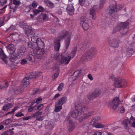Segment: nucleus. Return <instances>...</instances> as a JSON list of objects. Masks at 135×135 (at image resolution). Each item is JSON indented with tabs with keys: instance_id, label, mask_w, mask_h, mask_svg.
<instances>
[{
	"instance_id": "61",
	"label": "nucleus",
	"mask_w": 135,
	"mask_h": 135,
	"mask_svg": "<svg viewBox=\"0 0 135 135\" xmlns=\"http://www.w3.org/2000/svg\"><path fill=\"white\" fill-rule=\"evenodd\" d=\"M38 9H39V10H40L41 12H44V11L45 10V9L42 7L41 6H40L38 7Z\"/></svg>"
},
{
	"instance_id": "43",
	"label": "nucleus",
	"mask_w": 135,
	"mask_h": 135,
	"mask_svg": "<svg viewBox=\"0 0 135 135\" xmlns=\"http://www.w3.org/2000/svg\"><path fill=\"white\" fill-rule=\"evenodd\" d=\"M105 2V0H100V3L99 5V8L100 9H102Z\"/></svg>"
},
{
	"instance_id": "34",
	"label": "nucleus",
	"mask_w": 135,
	"mask_h": 135,
	"mask_svg": "<svg viewBox=\"0 0 135 135\" xmlns=\"http://www.w3.org/2000/svg\"><path fill=\"white\" fill-rule=\"evenodd\" d=\"M68 122L69 124V131L70 132L71 131V130L74 129V125L73 122L71 120H69Z\"/></svg>"
},
{
	"instance_id": "13",
	"label": "nucleus",
	"mask_w": 135,
	"mask_h": 135,
	"mask_svg": "<svg viewBox=\"0 0 135 135\" xmlns=\"http://www.w3.org/2000/svg\"><path fill=\"white\" fill-rule=\"evenodd\" d=\"M80 24L82 25V27L84 30H85L88 29L89 26L87 23L86 17H82L80 19Z\"/></svg>"
},
{
	"instance_id": "7",
	"label": "nucleus",
	"mask_w": 135,
	"mask_h": 135,
	"mask_svg": "<svg viewBox=\"0 0 135 135\" xmlns=\"http://www.w3.org/2000/svg\"><path fill=\"white\" fill-rule=\"evenodd\" d=\"M55 58L56 60H59L61 64H67L70 60V58L68 56L66 57L64 54H56L55 56Z\"/></svg>"
},
{
	"instance_id": "9",
	"label": "nucleus",
	"mask_w": 135,
	"mask_h": 135,
	"mask_svg": "<svg viewBox=\"0 0 135 135\" xmlns=\"http://www.w3.org/2000/svg\"><path fill=\"white\" fill-rule=\"evenodd\" d=\"M128 22H121L118 24L114 28L113 31V33H116L117 32L120 31L126 28L128 25Z\"/></svg>"
},
{
	"instance_id": "28",
	"label": "nucleus",
	"mask_w": 135,
	"mask_h": 135,
	"mask_svg": "<svg viewBox=\"0 0 135 135\" xmlns=\"http://www.w3.org/2000/svg\"><path fill=\"white\" fill-rule=\"evenodd\" d=\"M37 45V47L44 49V42L42 40L41 38L38 40V41L36 43Z\"/></svg>"
},
{
	"instance_id": "8",
	"label": "nucleus",
	"mask_w": 135,
	"mask_h": 135,
	"mask_svg": "<svg viewBox=\"0 0 135 135\" xmlns=\"http://www.w3.org/2000/svg\"><path fill=\"white\" fill-rule=\"evenodd\" d=\"M25 52V50H18L17 52L12 55L9 57V60L13 62H14L16 60L20 58L23 55Z\"/></svg>"
},
{
	"instance_id": "62",
	"label": "nucleus",
	"mask_w": 135,
	"mask_h": 135,
	"mask_svg": "<svg viewBox=\"0 0 135 135\" xmlns=\"http://www.w3.org/2000/svg\"><path fill=\"white\" fill-rule=\"evenodd\" d=\"M88 77L89 79L91 80H92L93 79V78L91 75L90 74H88Z\"/></svg>"
},
{
	"instance_id": "49",
	"label": "nucleus",
	"mask_w": 135,
	"mask_h": 135,
	"mask_svg": "<svg viewBox=\"0 0 135 135\" xmlns=\"http://www.w3.org/2000/svg\"><path fill=\"white\" fill-rule=\"evenodd\" d=\"M85 0H78L79 3L81 6H83L85 3Z\"/></svg>"
},
{
	"instance_id": "20",
	"label": "nucleus",
	"mask_w": 135,
	"mask_h": 135,
	"mask_svg": "<svg viewBox=\"0 0 135 135\" xmlns=\"http://www.w3.org/2000/svg\"><path fill=\"white\" fill-rule=\"evenodd\" d=\"M45 52L44 49L37 47H36L33 50V53L35 55H41L44 54Z\"/></svg>"
},
{
	"instance_id": "51",
	"label": "nucleus",
	"mask_w": 135,
	"mask_h": 135,
	"mask_svg": "<svg viewBox=\"0 0 135 135\" xmlns=\"http://www.w3.org/2000/svg\"><path fill=\"white\" fill-rule=\"evenodd\" d=\"M59 71L58 70L56 72L54 73L53 76L54 79H56L59 76Z\"/></svg>"
},
{
	"instance_id": "40",
	"label": "nucleus",
	"mask_w": 135,
	"mask_h": 135,
	"mask_svg": "<svg viewBox=\"0 0 135 135\" xmlns=\"http://www.w3.org/2000/svg\"><path fill=\"white\" fill-rule=\"evenodd\" d=\"M42 19L44 21H47L49 20V17L45 13H42L41 14Z\"/></svg>"
},
{
	"instance_id": "56",
	"label": "nucleus",
	"mask_w": 135,
	"mask_h": 135,
	"mask_svg": "<svg viewBox=\"0 0 135 135\" xmlns=\"http://www.w3.org/2000/svg\"><path fill=\"white\" fill-rule=\"evenodd\" d=\"M31 6L33 8H36L37 6V3L35 1H33L31 3Z\"/></svg>"
},
{
	"instance_id": "52",
	"label": "nucleus",
	"mask_w": 135,
	"mask_h": 135,
	"mask_svg": "<svg viewBox=\"0 0 135 135\" xmlns=\"http://www.w3.org/2000/svg\"><path fill=\"white\" fill-rule=\"evenodd\" d=\"M93 93H100L101 90L99 88H96L93 89Z\"/></svg>"
},
{
	"instance_id": "58",
	"label": "nucleus",
	"mask_w": 135,
	"mask_h": 135,
	"mask_svg": "<svg viewBox=\"0 0 135 135\" xmlns=\"http://www.w3.org/2000/svg\"><path fill=\"white\" fill-rule=\"evenodd\" d=\"M42 98L41 97H40L37 99L35 102L36 103L38 104L41 102H42Z\"/></svg>"
},
{
	"instance_id": "60",
	"label": "nucleus",
	"mask_w": 135,
	"mask_h": 135,
	"mask_svg": "<svg viewBox=\"0 0 135 135\" xmlns=\"http://www.w3.org/2000/svg\"><path fill=\"white\" fill-rule=\"evenodd\" d=\"M7 131H8L7 133L8 135H13L14 133L13 131H11V129H9L7 130Z\"/></svg>"
},
{
	"instance_id": "29",
	"label": "nucleus",
	"mask_w": 135,
	"mask_h": 135,
	"mask_svg": "<svg viewBox=\"0 0 135 135\" xmlns=\"http://www.w3.org/2000/svg\"><path fill=\"white\" fill-rule=\"evenodd\" d=\"M96 6H94V8L91 9L90 11V14L92 16V18L94 20H95L96 19V16L95 14V7Z\"/></svg>"
},
{
	"instance_id": "63",
	"label": "nucleus",
	"mask_w": 135,
	"mask_h": 135,
	"mask_svg": "<svg viewBox=\"0 0 135 135\" xmlns=\"http://www.w3.org/2000/svg\"><path fill=\"white\" fill-rule=\"evenodd\" d=\"M31 116H28L27 117H24L23 118V119L24 120H27L31 118Z\"/></svg>"
},
{
	"instance_id": "46",
	"label": "nucleus",
	"mask_w": 135,
	"mask_h": 135,
	"mask_svg": "<svg viewBox=\"0 0 135 135\" xmlns=\"http://www.w3.org/2000/svg\"><path fill=\"white\" fill-rule=\"evenodd\" d=\"M27 45L28 47L31 48L33 49V50L36 48L35 47L34 44L31 42H28Z\"/></svg>"
},
{
	"instance_id": "64",
	"label": "nucleus",
	"mask_w": 135,
	"mask_h": 135,
	"mask_svg": "<svg viewBox=\"0 0 135 135\" xmlns=\"http://www.w3.org/2000/svg\"><path fill=\"white\" fill-rule=\"evenodd\" d=\"M135 118H134V120L133 121H132V122L131 123V126L132 127L135 128Z\"/></svg>"
},
{
	"instance_id": "36",
	"label": "nucleus",
	"mask_w": 135,
	"mask_h": 135,
	"mask_svg": "<svg viewBox=\"0 0 135 135\" xmlns=\"http://www.w3.org/2000/svg\"><path fill=\"white\" fill-rule=\"evenodd\" d=\"M12 122V120L10 119H6L4 120L3 122H2L1 124H4L5 126L8 125Z\"/></svg>"
},
{
	"instance_id": "22",
	"label": "nucleus",
	"mask_w": 135,
	"mask_h": 135,
	"mask_svg": "<svg viewBox=\"0 0 135 135\" xmlns=\"http://www.w3.org/2000/svg\"><path fill=\"white\" fill-rule=\"evenodd\" d=\"M9 35L10 37H11L14 40H15L16 39V37H19V39L22 41L25 40V38L23 36V35H20L19 36L16 33H12L10 34Z\"/></svg>"
},
{
	"instance_id": "21",
	"label": "nucleus",
	"mask_w": 135,
	"mask_h": 135,
	"mask_svg": "<svg viewBox=\"0 0 135 135\" xmlns=\"http://www.w3.org/2000/svg\"><path fill=\"white\" fill-rule=\"evenodd\" d=\"M7 7L10 9V13L11 14H13V13L15 12L17 9L18 8V7L17 6L11 4L10 5H6L3 8V9Z\"/></svg>"
},
{
	"instance_id": "30",
	"label": "nucleus",
	"mask_w": 135,
	"mask_h": 135,
	"mask_svg": "<svg viewBox=\"0 0 135 135\" xmlns=\"http://www.w3.org/2000/svg\"><path fill=\"white\" fill-rule=\"evenodd\" d=\"M100 94V93H91L90 94L89 93L88 95V98L89 100H91L99 95Z\"/></svg>"
},
{
	"instance_id": "45",
	"label": "nucleus",
	"mask_w": 135,
	"mask_h": 135,
	"mask_svg": "<svg viewBox=\"0 0 135 135\" xmlns=\"http://www.w3.org/2000/svg\"><path fill=\"white\" fill-rule=\"evenodd\" d=\"M56 106H55L56 108L54 110V111L56 112H58L60 111V110L62 109V105H57L56 103Z\"/></svg>"
},
{
	"instance_id": "16",
	"label": "nucleus",
	"mask_w": 135,
	"mask_h": 135,
	"mask_svg": "<svg viewBox=\"0 0 135 135\" xmlns=\"http://www.w3.org/2000/svg\"><path fill=\"white\" fill-rule=\"evenodd\" d=\"M8 52L10 55V56L13 54L15 53L16 49L15 46L13 44H9L7 47Z\"/></svg>"
},
{
	"instance_id": "32",
	"label": "nucleus",
	"mask_w": 135,
	"mask_h": 135,
	"mask_svg": "<svg viewBox=\"0 0 135 135\" xmlns=\"http://www.w3.org/2000/svg\"><path fill=\"white\" fill-rule=\"evenodd\" d=\"M13 105L11 103H7L5 104L2 108V110L4 111H7L8 109L12 108Z\"/></svg>"
},
{
	"instance_id": "54",
	"label": "nucleus",
	"mask_w": 135,
	"mask_h": 135,
	"mask_svg": "<svg viewBox=\"0 0 135 135\" xmlns=\"http://www.w3.org/2000/svg\"><path fill=\"white\" fill-rule=\"evenodd\" d=\"M125 111V109L123 105H122L120 108V111L121 113H123Z\"/></svg>"
},
{
	"instance_id": "6",
	"label": "nucleus",
	"mask_w": 135,
	"mask_h": 135,
	"mask_svg": "<svg viewBox=\"0 0 135 135\" xmlns=\"http://www.w3.org/2000/svg\"><path fill=\"white\" fill-rule=\"evenodd\" d=\"M123 101H120L119 99V97H115L112 99L107 102L109 107L111 109L115 110L119 104L121 103Z\"/></svg>"
},
{
	"instance_id": "14",
	"label": "nucleus",
	"mask_w": 135,
	"mask_h": 135,
	"mask_svg": "<svg viewBox=\"0 0 135 135\" xmlns=\"http://www.w3.org/2000/svg\"><path fill=\"white\" fill-rule=\"evenodd\" d=\"M107 39L110 46L114 48H117L118 47L119 45L118 41L115 39H113L111 41V39L110 38H107Z\"/></svg>"
},
{
	"instance_id": "42",
	"label": "nucleus",
	"mask_w": 135,
	"mask_h": 135,
	"mask_svg": "<svg viewBox=\"0 0 135 135\" xmlns=\"http://www.w3.org/2000/svg\"><path fill=\"white\" fill-rule=\"evenodd\" d=\"M90 43V42L89 41L87 40L85 41V42L81 43V47H84L86 46L88 44Z\"/></svg>"
},
{
	"instance_id": "3",
	"label": "nucleus",
	"mask_w": 135,
	"mask_h": 135,
	"mask_svg": "<svg viewBox=\"0 0 135 135\" xmlns=\"http://www.w3.org/2000/svg\"><path fill=\"white\" fill-rule=\"evenodd\" d=\"M112 4L107 7L106 12L108 15H112L121 10L123 7V5L116 4V2L113 1Z\"/></svg>"
},
{
	"instance_id": "38",
	"label": "nucleus",
	"mask_w": 135,
	"mask_h": 135,
	"mask_svg": "<svg viewBox=\"0 0 135 135\" xmlns=\"http://www.w3.org/2000/svg\"><path fill=\"white\" fill-rule=\"evenodd\" d=\"M42 113V112L38 111L37 112L35 113L31 116V117L33 118H36L38 117L40 115H41Z\"/></svg>"
},
{
	"instance_id": "53",
	"label": "nucleus",
	"mask_w": 135,
	"mask_h": 135,
	"mask_svg": "<svg viewBox=\"0 0 135 135\" xmlns=\"http://www.w3.org/2000/svg\"><path fill=\"white\" fill-rule=\"evenodd\" d=\"M40 12H41V11L40 10L37 9L34 10L33 11V12L34 15H37Z\"/></svg>"
},
{
	"instance_id": "26",
	"label": "nucleus",
	"mask_w": 135,
	"mask_h": 135,
	"mask_svg": "<svg viewBox=\"0 0 135 135\" xmlns=\"http://www.w3.org/2000/svg\"><path fill=\"white\" fill-rule=\"evenodd\" d=\"M81 73V71L80 70H77L75 71L72 75V80L75 81L79 76Z\"/></svg>"
},
{
	"instance_id": "27",
	"label": "nucleus",
	"mask_w": 135,
	"mask_h": 135,
	"mask_svg": "<svg viewBox=\"0 0 135 135\" xmlns=\"http://www.w3.org/2000/svg\"><path fill=\"white\" fill-rule=\"evenodd\" d=\"M66 97H65L61 98L56 102L57 104V105H62L66 102Z\"/></svg>"
},
{
	"instance_id": "59",
	"label": "nucleus",
	"mask_w": 135,
	"mask_h": 135,
	"mask_svg": "<svg viewBox=\"0 0 135 135\" xmlns=\"http://www.w3.org/2000/svg\"><path fill=\"white\" fill-rule=\"evenodd\" d=\"M44 116H42L39 117H36V119L38 121H41L43 120L44 118Z\"/></svg>"
},
{
	"instance_id": "11",
	"label": "nucleus",
	"mask_w": 135,
	"mask_h": 135,
	"mask_svg": "<svg viewBox=\"0 0 135 135\" xmlns=\"http://www.w3.org/2000/svg\"><path fill=\"white\" fill-rule=\"evenodd\" d=\"M37 57L34 53L28 54L26 56V59L27 61L31 64L34 62Z\"/></svg>"
},
{
	"instance_id": "23",
	"label": "nucleus",
	"mask_w": 135,
	"mask_h": 135,
	"mask_svg": "<svg viewBox=\"0 0 135 135\" xmlns=\"http://www.w3.org/2000/svg\"><path fill=\"white\" fill-rule=\"evenodd\" d=\"M93 113V111L90 112L81 116L80 117V118L79 119L80 122L83 121L84 119H86L88 118L92 115Z\"/></svg>"
},
{
	"instance_id": "33",
	"label": "nucleus",
	"mask_w": 135,
	"mask_h": 135,
	"mask_svg": "<svg viewBox=\"0 0 135 135\" xmlns=\"http://www.w3.org/2000/svg\"><path fill=\"white\" fill-rule=\"evenodd\" d=\"M134 52L133 49L132 48H131L128 49L126 51V56L127 57H130Z\"/></svg>"
},
{
	"instance_id": "55",
	"label": "nucleus",
	"mask_w": 135,
	"mask_h": 135,
	"mask_svg": "<svg viewBox=\"0 0 135 135\" xmlns=\"http://www.w3.org/2000/svg\"><path fill=\"white\" fill-rule=\"evenodd\" d=\"M96 127L97 128H103L104 127V126L102 124L100 123L97 124L95 125Z\"/></svg>"
},
{
	"instance_id": "35",
	"label": "nucleus",
	"mask_w": 135,
	"mask_h": 135,
	"mask_svg": "<svg viewBox=\"0 0 135 135\" xmlns=\"http://www.w3.org/2000/svg\"><path fill=\"white\" fill-rule=\"evenodd\" d=\"M46 89V87L42 89H41L40 88H35L33 89V93H37L38 92L41 93Z\"/></svg>"
},
{
	"instance_id": "1",
	"label": "nucleus",
	"mask_w": 135,
	"mask_h": 135,
	"mask_svg": "<svg viewBox=\"0 0 135 135\" xmlns=\"http://www.w3.org/2000/svg\"><path fill=\"white\" fill-rule=\"evenodd\" d=\"M69 34H71L69 33V32L66 30H63L60 32L58 36L54 41V50L55 51L57 52H59L60 47V41L65 37L66 36H68Z\"/></svg>"
},
{
	"instance_id": "57",
	"label": "nucleus",
	"mask_w": 135,
	"mask_h": 135,
	"mask_svg": "<svg viewBox=\"0 0 135 135\" xmlns=\"http://www.w3.org/2000/svg\"><path fill=\"white\" fill-rule=\"evenodd\" d=\"M24 115V114L21 112H18L15 114V116L17 117H22Z\"/></svg>"
},
{
	"instance_id": "31",
	"label": "nucleus",
	"mask_w": 135,
	"mask_h": 135,
	"mask_svg": "<svg viewBox=\"0 0 135 135\" xmlns=\"http://www.w3.org/2000/svg\"><path fill=\"white\" fill-rule=\"evenodd\" d=\"M44 2L46 5L50 8H53L54 7V4L52 2L50 1L46 0Z\"/></svg>"
},
{
	"instance_id": "12",
	"label": "nucleus",
	"mask_w": 135,
	"mask_h": 135,
	"mask_svg": "<svg viewBox=\"0 0 135 135\" xmlns=\"http://www.w3.org/2000/svg\"><path fill=\"white\" fill-rule=\"evenodd\" d=\"M134 120V118H133V117L132 116L131 117L130 119H125L123 120L122 122V123L124 128L127 129L132 122V121H133Z\"/></svg>"
},
{
	"instance_id": "47",
	"label": "nucleus",
	"mask_w": 135,
	"mask_h": 135,
	"mask_svg": "<svg viewBox=\"0 0 135 135\" xmlns=\"http://www.w3.org/2000/svg\"><path fill=\"white\" fill-rule=\"evenodd\" d=\"M13 5H18L20 4V1L19 0H13Z\"/></svg>"
},
{
	"instance_id": "44",
	"label": "nucleus",
	"mask_w": 135,
	"mask_h": 135,
	"mask_svg": "<svg viewBox=\"0 0 135 135\" xmlns=\"http://www.w3.org/2000/svg\"><path fill=\"white\" fill-rule=\"evenodd\" d=\"M64 86V84L63 83H60L57 88V89L59 91H61L63 88Z\"/></svg>"
},
{
	"instance_id": "39",
	"label": "nucleus",
	"mask_w": 135,
	"mask_h": 135,
	"mask_svg": "<svg viewBox=\"0 0 135 135\" xmlns=\"http://www.w3.org/2000/svg\"><path fill=\"white\" fill-rule=\"evenodd\" d=\"M15 26L13 25H12L8 28L6 30V32H10L15 30Z\"/></svg>"
},
{
	"instance_id": "4",
	"label": "nucleus",
	"mask_w": 135,
	"mask_h": 135,
	"mask_svg": "<svg viewBox=\"0 0 135 135\" xmlns=\"http://www.w3.org/2000/svg\"><path fill=\"white\" fill-rule=\"evenodd\" d=\"M96 53V50L94 47L90 48L81 57L80 60L83 62H86L91 59Z\"/></svg>"
},
{
	"instance_id": "10",
	"label": "nucleus",
	"mask_w": 135,
	"mask_h": 135,
	"mask_svg": "<svg viewBox=\"0 0 135 135\" xmlns=\"http://www.w3.org/2000/svg\"><path fill=\"white\" fill-rule=\"evenodd\" d=\"M114 85L115 87L125 88L127 86V84L125 80L120 79L115 80Z\"/></svg>"
},
{
	"instance_id": "19",
	"label": "nucleus",
	"mask_w": 135,
	"mask_h": 135,
	"mask_svg": "<svg viewBox=\"0 0 135 135\" xmlns=\"http://www.w3.org/2000/svg\"><path fill=\"white\" fill-rule=\"evenodd\" d=\"M71 34H69L68 36L66 38L64 41V47L66 49H68L70 45Z\"/></svg>"
},
{
	"instance_id": "18",
	"label": "nucleus",
	"mask_w": 135,
	"mask_h": 135,
	"mask_svg": "<svg viewBox=\"0 0 135 135\" xmlns=\"http://www.w3.org/2000/svg\"><path fill=\"white\" fill-rule=\"evenodd\" d=\"M66 10L68 13L70 15H72L74 14L75 9L72 4H69L68 5Z\"/></svg>"
},
{
	"instance_id": "2",
	"label": "nucleus",
	"mask_w": 135,
	"mask_h": 135,
	"mask_svg": "<svg viewBox=\"0 0 135 135\" xmlns=\"http://www.w3.org/2000/svg\"><path fill=\"white\" fill-rule=\"evenodd\" d=\"M74 110L71 112V115L74 118L80 116L82 113L85 111L87 108L86 106L79 104H78L77 105L74 104Z\"/></svg>"
},
{
	"instance_id": "41",
	"label": "nucleus",
	"mask_w": 135,
	"mask_h": 135,
	"mask_svg": "<svg viewBox=\"0 0 135 135\" xmlns=\"http://www.w3.org/2000/svg\"><path fill=\"white\" fill-rule=\"evenodd\" d=\"M43 106V104H41L38 105H35L34 106V109H35V110L38 109H41Z\"/></svg>"
},
{
	"instance_id": "50",
	"label": "nucleus",
	"mask_w": 135,
	"mask_h": 135,
	"mask_svg": "<svg viewBox=\"0 0 135 135\" xmlns=\"http://www.w3.org/2000/svg\"><path fill=\"white\" fill-rule=\"evenodd\" d=\"M5 18V16H3V17L0 18V24L1 26L3 25L4 21V19Z\"/></svg>"
},
{
	"instance_id": "5",
	"label": "nucleus",
	"mask_w": 135,
	"mask_h": 135,
	"mask_svg": "<svg viewBox=\"0 0 135 135\" xmlns=\"http://www.w3.org/2000/svg\"><path fill=\"white\" fill-rule=\"evenodd\" d=\"M37 72H33L29 73L28 77L26 76L22 81V85L23 87H27L30 84L29 79H36L40 75Z\"/></svg>"
},
{
	"instance_id": "37",
	"label": "nucleus",
	"mask_w": 135,
	"mask_h": 135,
	"mask_svg": "<svg viewBox=\"0 0 135 135\" xmlns=\"http://www.w3.org/2000/svg\"><path fill=\"white\" fill-rule=\"evenodd\" d=\"M31 38V41L36 44L38 41V40L40 38H38V37L36 36H32Z\"/></svg>"
},
{
	"instance_id": "24",
	"label": "nucleus",
	"mask_w": 135,
	"mask_h": 135,
	"mask_svg": "<svg viewBox=\"0 0 135 135\" xmlns=\"http://www.w3.org/2000/svg\"><path fill=\"white\" fill-rule=\"evenodd\" d=\"M77 47L74 46L73 49L72 51L70 52V54H68V56L69 58H70V59H73L75 55L76 52Z\"/></svg>"
},
{
	"instance_id": "15",
	"label": "nucleus",
	"mask_w": 135,
	"mask_h": 135,
	"mask_svg": "<svg viewBox=\"0 0 135 135\" xmlns=\"http://www.w3.org/2000/svg\"><path fill=\"white\" fill-rule=\"evenodd\" d=\"M34 29L32 28H29L27 26L26 27L25 30V33L26 35L29 37H31L35 34V33L33 31Z\"/></svg>"
},
{
	"instance_id": "17",
	"label": "nucleus",
	"mask_w": 135,
	"mask_h": 135,
	"mask_svg": "<svg viewBox=\"0 0 135 135\" xmlns=\"http://www.w3.org/2000/svg\"><path fill=\"white\" fill-rule=\"evenodd\" d=\"M0 57L5 63H8V57L4 54L3 50L1 48H0Z\"/></svg>"
},
{
	"instance_id": "48",
	"label": "nucleus",
	"mask_w": 135,
	"mask_h": 135,
	"mask_svg": "<svg viewBox=\"0 0 135 135\" xmlns=\"http://www.w3.org/2000/svg\"><path fill=\"white\" fill-rule=\"evenodd\" d=\"M28 62L27 60L25 59H23L20 60V64L22 65H24L27 63Z\"/></svg>"
},
{
	"instance_id": "25",
	"label": "nucleus",
	"mask_w": 135,
	"mask_h": 135,
	"mask_svg": "<svg viewBox=\"0 0 135 135\" xmlns=\"http://www.w3.org/2000/svg\"><path fill=\"white\" fill-rule=\"evenodd\" d=\"M10 82L8 81H4L2 84L0 85V90H6L9 85Z\"/></svg>"
}]
</instances>
